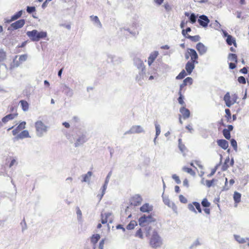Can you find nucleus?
I'll return each mask as SVG.
<instances>
[{
    "mask_svg": "<svg viewBox=\"0 0 249 249\" xmlns=\"http://www.w3.org/2000/svg\"><path fill=\"white\" fill-rule=\"evenodd\" d=\"M26 34L32 41H38L40 39L45 38L47 36L46 32H39L36 30L28 31Z\"/></svg>",
    "mask_w": 249,
    "mask_h": 249,
    "instance_id": "1",
    "label": "nucleus"
},
{
    "mask_svg": "<svg viewBox=\"0 0 249 249\" xmlns=\"http://www.w3.org/2000/svg\"><path fill=\"white\" fill-rule=\"evenodd\" d=\"M149 244L153 248L160 247L162 245V240L157 231H154L150 238Z\"/></svg>",
    "mask_w": 249,
    "mask_h": 249,
    "instance_id": "2",
    "label": "nucleus"
},
{
    "mask_svg": "<svg viewBox=\"0 0 249 249\" xmlns=\"http://www.w3.org/2000/svg\"><path fill=\"white\" fill-rule=\"evenodd\" d=\"M36 134L41 137L47 132L48 127L41 121H37L35 124Z\"/></svg>",
    "mask_w": 249,
    "mask_h": 249,
    "instance_id": "3",
    "label": "nucleus"
},
{
    "mask_svg": "<svg viewBox=\"0 0 249 249\" xmlns=\"http://www.w3.org/2000/svg\"><path fill=\"white\" fill-rule=\"evenodd\" d=\"M237 98V97L236 94H234L231 96L230 92H228L224 95V100L226 105L228 107H230L236 102Z\"/></svg>",
    "mask_w": 249,
    "mask_h": 249,
    "instance_id": "4",
    "label": "nucleus"
},
{
    "mask_svg": "<svg viewBox=\"0 0 249 249\" xmlns=\"http://www.w3.org/2000/svg\"><path fill=\"white\" fill-rule=\"evenodd\" d=\"M185 57L186 59L191 58L190 61L193 62L195 63H197L198 55L196 51L193 49H188L187 53L185 54Z\"/></svg>",
    "mask_w": 249,
    "mask_h": 249,
    "instance_id": "5",
    "label": "nucleus"
},
{
    "mask_svg": "<svg viewBox=\"0 0 249 249\" xmlns=\"http://www.w3.org/2000/svg\"><path fill=\"white\" fill-rule=\"evenodd\" d=\"M188 209L191 212L196 213H202V209L199 203L197 202H193L188 205Z\"/></svg>",
    "mask_w": 249,
    "mask_h": 249,
    "instance_id": "6",
    "label": "nucleus"
},
{
    "mask_svg": "<svg viewBox=\"0 0 249 249\" xmlns=\"http://www.w3.org/2000/svg\"><path fill=\"white\" fill-rule=\"evenodd\" d=\"M179 112L181 115L179 116V121L181 124H182L181 118H182L184 120L189 118L190 116V111L185 107H182L179 109Z\"/></svg>",
    "mask_w": 249,
    "mask_h": 249,
    "instance_id": "7",
    "label": "nucleus"
},
{
    "mask_svg": "<svg viewBox=\"0 0 249 249\" xmlns=\"http://www.w3.org/2000/svg\"><path fill=\"white\" fill-rule=\"evenodd\" d=\"M156 221V219L153 217L152 214L148 216L143 215L139 219V223L140 226H142L145 223H151Z\"/></svg>",
    "mask_w": 249,
    "mask_h": 249,
    "instance_id": "8",
    "label": "nucleus"
},
{
    "mask_svg": "<svg viewBox=\"0 0 249 249\" xmlns=\"http://www.w3.org/2000/svg\"><path fill=\"white\" fill-rule=\"evenodd\" d=\"M142 200V199L140 195H136L131 197L129 203L131 205L137 206L141 204Z\"/></svg>",
    "mask_w": 249,
    "mask_h": 249,
    "instance_id": "9",
    "label": "nucleus"
},
{
    "mask_svg": "<svg viewBox=\"0 0 249 249\" xmlns=\"http://www.w3.org/2000/svg\"><path fill=\"white\" fill-rule=\"evenodd\" d=\"M201 205L204 208L203 211L207 215H210L211 213V210L210 207L211 206V203L208 201L207 198H204L201 201Z\"/></svg>",
    "mask_w": 249,
    "mask_h": 249,
    "instance_id": "10",
    "label": "nucleus"
},
{
    "mask_svg": "<svg viewBox=\"0 0 249 249\" xmlns=\"http://www.w3.org/2000/svg\"><path fill=\"white\" fill-rule=\"evenodd\" d=\"M88 138L85 134L82 133L79 135V138L76 140L74 143V146L77 147L87 142Z\"/></svg>",
    "mask_w": 249,
    "mask_h": 249,
    "instance_id": "11",
    "label": "nucleus"
},
{
    "mask_svg": "<svg viewBox=\"0 0 249 249\" xmlns=\"http://www.w3.org/2000/svg\"><path fill=\"white\" fill-rule=\"evenodd\" d=\"M25 23V20L23 19H19L11 24V27L14 30H17L22 28Z\"/></svg>",
    "mask_w": 249,
    "mask_h": 249,
    "instance_id": "12",
    "label": "nucleus"
},
{
    "mask_svg": "<svg viewBox=\"0 0 249 249\" xmlns=\"http://www.w3.org/2000/svg\"><path fill=\"white\" fill-rule=\"evenodd\" d=\"M25 122H21L16 127L15 129H14L12 131V134L14 136H16L17 135H18L19 132L23 129L25 128L26 125Z\"/></svg>",
    "mask_w": 249,
    "mask_h": 249,
    "instance_id": "13",
    "label": "nucleus"
},
{
    "mask_svg": "<svg viewBox=\"0 0 249 249\" xmlns=\"http://www.w3.org/2000/svg\"><path fill=\"white\" fill-rule=\"evenodd\" d=\"M18 114L17 112V110H16V112L14 113L9 114L5 116H4L3 118H2V122L5 124L8 121L10 120H12L14 119L15 118H17L18 116Z\"/></svg>",
    "mask_w": 249,
    "mask_h": 249,
    "instance_id": "14",
    "label": "nucleus"
},
{
    "mask_svg": "<svg viewBox=\"0 0 249 249\" xmlns=\"http://www.w3.org/2000/svg\"><path fill=\"white\" fill-rule=\"evenodd\" d=\"M198 22L202 27H206L210 22V20L206 16L202 15L199 17V19L198 20Z\"/></svg>",
    "mask_w": 249,
    "mask_h": 249,
    "instance_id": "15",
    "label": "nucleus"
},
{
    "mask_svg": "<svg viewBox=\"0 0 249 249\" xmlns=\"http://www.w3.org/2000/svg\"><path fill=\"white\" fill-rule=\"evenodd\" d=\"M111 214L110 213H105L101 214V223L103 224H107L109 221V222H112V219L110 218Z\"/></svg>",
    "mask_w": 249,
    "mask_h": 249,
    "instance_id": "16",
    "label": "nucleus"
},
{
    "mask_svg": "<svg viewBox=\"0 0 249 249\" xmlns=\"http://www.w3.org/2000/svg\"><path fill=\"white\" fill-rule=\"evenodd\" d=\"M196 49L200 55L206 53L207 50V47L201 42H199L196 44Z\"/></svg>",
    "mask_w": 249,
    "mask_h": 249,
    "instance_id": "17",
    "label": "nucleus"
},
{
    "mask_svg": "<svg viewBox=\"0 0 249 249\" xmlns=\"http://www.w3.org/2000/svg\"><path fill=\"white\" fill-rule=\"evenodd\" d=\"M217 145L224 150H226L229 147L228 142L224 139L217 140Z\"/></svg>",
    "mask_w": 249,
    "mask_h": 249,
    "instance_id": "18",
    "label": "nucleus"
},
{
    "mask_svg": "<svg viewBox=\"0 0 249 249\" xmlns=\"http://www.w3.org/2000/svg\"><path fill=\"white\" fill-rule=\"evenodd\" d=\"M159 54L158 51H154L152 52L148 58V64L149 66H151V64L155 61L156 58L157 57Z\"/></svg>",
    "mask_w": 249,
    "mask_h": 249,
    "instance_id": "19",
    "label": "nucleus"
},
{
    "mask_svg": "<svg viewBox=\"0 0 249 249\" xmlns=\"http://www.w3.org/2000/svg\"><path fill=\"white\" fill-rule=\"evenodd\" d=\"M143 132V129L140 125H134L129 130L130 133H140Z\"/></svg>",
    "mask_w": 249,
    "mask_h": 249,
    "instance_id": "20",
    "label": "nucleus"
},
{
    "mask_svg": "<svg viewBox=\"0 0 249 249\" xmlns=\"http://www.w3.org/2000/svg\"><path fill=\"white\" fill-rule=\"evenodd\" d=\"M195 63L189 61L186 63L185 66V69L188 74H190L191 73L193 70L195 68Z\"/></svg>",
    "mask_w": 249,
    "mask_h": 249,
    "instance_id": "21",
    "label": "nucleus"
},
{
    "mask_svg": "<svg viewBox=\"0 0 249 249\" xmlns=\"http://www.w3.org/2000/svg\"><path fill=\"white\" fill-rule=\"evenodd\" d=\"M153 210V206L148 203L144 204L140 208V211L142 213H149Z\"/></svg>",
    "mask_w": 249,
    "mask_h": 249,
    "instance_id": "22",
    "label": "nucleus"
},
{
    "mask_svg": "<svg viewBox=\"0 0 249 249\" xmlns=\"http://www.w3.org/2000/svg\"><path fill=\"white\" fill-rule=\"evenodd\" d=\"M26 138H30L29 132L27 130H23L17 136V139H23Z\"/></svg>",
    "mask_w": 249,
    "mask_h": 249,
    "instance_id": "23",
    "label": "nucleus"
},
{
    "mask_svg": "<svg viewBox=\"0 0 249 249\" xmlns=\"http://www.w3.org/2000/svg\"><path fill=\"white\" fill-rule=\"evenodd\" d=\"M19 104L23 111H27L29 110V104L27 101L21 100L19 101Z\"/></svg>",
    "mask_w": 249,
    "mask_h": 249,
    "instance_id": "24",
    "label": "nucleus"
},
{
    "mask_svg": "<svg viewBox=\"0 0 249 249\" xmlns=\"http://www.w3.org/2000/svg\"><path fill=\"white\" fill-rule=\"evenodd\" d=\"M225 35L227 36L226 39L227 43L229 45H231L232 44H233L235 47H236V43L235 38L233 37L231 35H227V34Z\"/></svg>",
    "mask_w": 249,
    "mask_h": 249,
    "instance_id": "25",
    "label": "nucleus"
},
{
    "mask_svg": "<svg viewBox=\"0 0 249 249\" xmlns=\"http://www.w3.org/2000/svg\"><path fill=\"white\" fill-rule=\"evenodd\" d=\"M241 195L240 193L235 192L233 194V199L235 203L238 204L241 201Z\"/></svg>",
    "mask_w": 249,
    "mask_h": 249,
    "instance_id": "26",
    "label": "nucleus"
},
{
    "mask_svg": "<svg viewBox=\"0 0 249 249\" xmlns=\"http://www.w3.org/2000/svg\"><path fill=\"white\" fill-rule=\"evenodd\" d=\"M22 14V11L20 10L16 13L14 15L12 16L11 19L8 21V22H10L12 21L15 20L19 18Z\"/></svg>",
    "mask_w": 249,
    "mask_h": 249,
    "instance_id": "27",
    "label": "nucleus"
},
{
    "mask_svg": "<svg viewBox=\"0 0 249 249\" xmlns=\"http://www.w3.org/2000/svg\"><path fill=\"white\" fill-rule=\"evenodd\" d=\"M178 94L179 95V97L178 99V102L180 105L182 106V107L185 106V103L184 102V97L182 95V92L180 91H178Z\"/></svg>",
    "mask_w": 249,
    "mask_h": 249,
    "instance_id": "28",
    "label": "nucleus"
},
{
    "mask_svg": "<svg viewBox=\"0 0 249 249\" xmlns=\"http://www.w3.org/2000/svg\"><path fill=\"white\" fill-rule=\"evenodd\" d=\"M100 238V236L98 234H93L91 237V242L94 245L96 244Z\"/></svg>",
    "mask_w": 249,
    "mask_h": 249,
    "instance_id": "29",
    "label": "nucleus"
},
{
    "mask_svg": "<svg viewBox=\"0 0 249 249\" xmlns=\"http://www.w3.org/2000/svg\"><path fill=\"white\" fill-rule=\"evenodd\" d=\"M228 60L231 62L237 63V56L234 53H230L228 55Z\"/></svg>",
    "mask_w": 249,
    "mask_h": 249,
    "instance_id": "30",
    "label": "nucleus"
},
{
    "mask_svg": "<svg viewBox=\"0 0 249 249\" xmlns=\"http://www.w3.org/2000/svg\"><path fill=\"white\" fill-rule=\"evenodd\" d=\"M186 38L189 39L193 42H197L200 39V36L198 35L191 36L189 35H187L186 36Z\"/></svg>",
    "mask_w": 249,
    "mask_h": 249,
    "instance_id": "31",
    "label": "nucleus"
},
{
    "mask_svg": "<svg viewBox=\"0 0 249 249\" xmlns=\"http://www.w3.org/2000/svg\"><path fill=\"white\" fill-rule=\"evenodd\" d=\"M137 225V223L135 221H131L130 223L127 225L126 229L130 230H133Z\"/></svg>",
    "mask_w": 249,
    "mask_h": 249,
    "instance_id": "32",
    "label": "nucleus"
},
{
    "mask_svg": "<svg viewBox=\"0 0 249 249\" xmlns=\"http://www.w3.org/2000/svg\"><path fill=\"white\" fill-rule=\"evenodd\" d=\"M6 59V52L2 49H0V63L3 62Z\"/></svg>",
    "mask_w": 249,
    "mask_h": 249,
    "instance_id": "33",
    "label": "nucleus"
},
{
    "mask_svg": "<svg viewBox=\"0 0 249 249\" xmlns=\"http://www.w3.org/2000/svg\"><path fill=\"white\" fill-rule=\"evenodd\" d=\"M226 115L225 117L226 119L227 122H230L231 119V111L229 109L227 108L225 109Z\"/></svg>",
    "mask_w": 249,
    "mask_h": 249,
    "instance_id": "34",
    "label": "nucleus"
},
{
    "mask_svg": "<svg viewBox=\"0 0 249 249\" xmlns=\"http://www.w3.org/2000/svg\"><path fill=\"white\" fill-rule=\"evenodd\" d=\"M178 147L181 152L184 153L186 151V147L184 144L182 143L181 139L178 140Z\"/></svg>",
    "mask_w": 249,
    "mask_h": 249,
    "instance_id": "35",
    "label": "nucleus"
},
{
    "mask_svg": "<svg viewBox=\"0 0 249 249\" xmlns=\"http://www.w3.org/2000/svg\"><path fill=\"white\" fill-rule=\"evenodd\" d=\"M230 161V160L229 158H228L225 160V162L222 167V170L223 171L226 170L230 166L228 164Z\"/></svg>",
    "mask_w": 249,
    "mask_h": 249,
    "instance_id": "36",
    "label": "nucleus"
},
{
    "mask_svg": "<svg viewBox=\"0 0 249 249\" xmlns=\"http://www.w3.org/2000/svg\"><path fill=\"white\" fill-rule=\"evenodd\" d=\"M182 170L184 171L185 172H187V173L190 174L192 176L195 175V172L194 171H193L191 168H188L187 167H183L182 168Z\"/></svg>",
    "mask_w": 249,
    "mask_h": 249,
    "instance_id": "37",
    "label": "nucleus"
},
{
    "mask_svg": "<svg viewBox=\"0 0 249 249\" xmlns=\"http://www.w3.org/2000/svg\"><path fill=\"white\" fill-rule=\"evenodd\" d=\"M234 238L235 240L239 243H245L247 242V239L242 238L240 235H235Z\"/></svg>",
    "mask_w": 249,
    "mask_h": 249,
    "instance_id": "38",
    "label": "nucleus"
},
{
    "mask_svg": "<svg viewBox=\"0 0 249 249\" xmlns=\"http://www.w3.org/2000/svg\"><path fill=\"white\" fill-rule=\"evenodd\" d=\"M223 134L224 136V137L227 139L230 140L231 138V134L230 131H229V130H227V129H224L223 130Z\"/></svg>",
    "mask_w": 249,
    "mask_h": 249,
    "instance_id": "39",
    "label": "nucleus"
},
{
    "mask_svg": "<svg viewBox=\"0 0 249 249\" xmlns=\"http://www.w3.org/2000/svg\"><path fill=\"white\" fill-rule=\"evenodd\" d=\"M135 236L142 239L143 238V235L142 230L141 229L138 230L135 233Z\"/></svg>",
    "mask_w": 249,
    "mask_h": 249,
    "instance_id": "40",
    "label": "nucleus"
},
{
    "mask_svg": "<svg viewBox=\"0 0 249 249\" xmlns=\"http://www.w3.org/2000/svg\"><path fill=\"white\" fill-rule=\"evenodd\" d=\"M107 183H108V181L107 180H106L104 185L102 187V195L101 196H100V199H101L102 198V197H103V196H104V195L105 194V191L107 189Z\"/></svg>",
    "mask_w": 249,
    "mask_h": 249,
    "instance_id": "41",
    "label": "nucleus"
},
{
    "mask_svg": "<svg viewBox=\"0 0 249 249\" xmlns=\"http://www.w3.org/2000/svg\"><path fill=\"white\" fill-rule=\"evenodd\" d=\"M92 175V172L89 171L84 176L83 181L86 182L88 181Z\"/></svg>",
    "mask_w": 249,
    "mask_h": 249,
    "instance_id": "42",
    "label": "nucleus"
},
{
    "mask_svg": "<svg viewBox=\"0 0 249 249\" xmlns=\"http://www.w3.org/2000/svg\"><path fill=\"white\" fill-rule=\"evenodd\" d=\"M187 75L185 70H183L176 77L177 79H182Z\"/></svg>",
    "mask_w": 249,
    "mask_h": 249,
    "instance_id": "43",
    "label": "nucleus"
},
{
    "mask_svg": "<svg viewBox=\"0 0 249 249\" xmlns=\"http://www.w3.org/2000/svg\"><path fill=\"white\" fill-rule=\"evenodd\" d=\"M90 19L92 21L96 23L97 24L99 25L100 26H101V23L97 16H90Z\"/></svg>",
    "mask_w": 249,
    "mask_h": 249,
    "instance_id": "44",
    "label": "nucleus"
},
{
    "mask_svg": "<svg viewBox=\"0 0 249 249\" xmlns=\"http://www.w3.org/2000/svg\"><path fill=\"white\" fill-rule=\"evenodd\" d=\"M184 81H185V83H186L187 85H191L193 83V79L190 77H187L184 80Z\"/></svg>",
    "mask_w": 249,
    "mask_h": 249,
    "instance_id": "45",
    "label": "nucleus"
},
{
    "mask_svg": "<svg viewBox=\"0 0 249 249\" xmlns=\"http://www.w3.org/2000/svg\"><path fill=\"white\" fill-rule=\"evenodd\" d=\"M238 81L240 84H245L246 83V79L244 77L241 76L238 78Z\"/></svg>",
    "mask_w": 249,
    "mask_h": 249,
    "instance_id": "46",
    "label": "nucleus"
},
{
    "mask_svg": "<svg viewBox=\"0 0 249 249\" xmlns=\"http://www.w3.org/2000/svg\"><path fill=\"white\" fill-rule=\"evenodd\" d=\"M179 199L180 201L182 203H186L187 202V200L185 197H184L183 195H180L179 196Z\"/></svg>",
    "mask_w": 249,
    "mask_h": 249,
    "instance_id": "47",
    "label": "nucleus"
},
{
    "mask_svg": "<svg viewBox=\"0 0 249 249\" xmlns=\"http://www.w3.org/2000/svg\"><path fill=\"white\" fill-rule=\"evenodd\" d=\"M196 17L194 14H192L190 17V20L191 23H194L196 21Z\"/></svg>",
    "mask_w": 249,
    "mask_h": 249,
    "instance_id": "48",
    "label": "nucleus"
},
{
    "mask_svg": "<svg viewBox=\"0 0 249 249\" xmlns=\"http://www.w3.org/2000/svg\"><path fill=\"white\" fill-rule=\"evenodd\" d=\"M172 178L175 180L176 182L178 184H180L181 182V181L177 175L176 174H174L172 176Z\"/></svg>",
    "mask_w": 249,
    "mask_h": 249,
    "instance_id": "49",
    "label": "nucleus"
},
{
    "mask_svg": "<svg viewBox=\"0 0 249 249\" xmlns=\"http://www.w3.org/2000/svg\"><path fill=\"white\" fill-rule=\"evenodd\" d=\"M231 144L234 149H236L237 147L236 141L234 139H231Z\"/></svg>",
    "mask_w": 249,
    "mask_h": 249,
    "instance_id": "50",
    "label": "nucleus"
},
{
    "mask_svg": "<svg viewBox=\"0 0 249 249\" xmlns=\"http://www.w3.org/2000/svg\"><path fill=\"white\" fill-rule=\"evenodd\" d=\"M36 11V8L34 6L29 7L27 8V12L29 13H32Z\"/></svg>",
    "mask_w": 249,
    "mask_h": 249,
    "instance_id": "51",
    "label": "nucleus"
},
{
    "mask_svg": "<svg viewBox=\"0 0 249 249\" xmlns=\"http://www.w3.org/2000/svg\"><path fill=\"white\" fill-rule=\"evenodd\" d=\"M191 28H190V27H188V28H186V30H184V29L182 30V35H183L184 36H185V37H186V36H187V33L188 32H191Z\"/></svg>",
    "mask_w": 249,
    "mask_h": 249,
    "instance_id": "52",
    "label": "nucleus"
},
{
    "mask_svg": "<svg viewBox=\"0 0 249 249\" xmlns=\"http://www.w3.org/2000/svg\"><path fill=\"white\" fill-rule=\"evenodd\" d=\"M237 63H235L234 62H231L229 63V68L230 69L233 70L235 69L236 67V64Z\"/></svg>",
    "mask_w": 249,
    "mask_h": 249,
    "instance_id": "53",
    "label": "nucleus"
},
{
    "mask_svg": "<svg viewBox=\"0 0 249 249\" xmlns=\"http://www.w3.org/2000/svg\"><path fill=\"white\" fill-rule=\"evenodd\" d=\"M27 55L26 54H22L19 56V61L20 62H23L27 59Z\"/></svg>",
    "mask_w": 249,
    "mask_h": 249,
    "instance_id": "54",
    "label": "nucleus"
},
{
    "mask_svg": "<svg viewBox=\"0 0 249 249\" xmlns=\"http://www.w3.org/2000/svg\"><path fill=\"white\" fill-rule=\"evenodd\" d=\"M156 136H158L160 133V127L159 124H155Z\"/></svg>",
    "mask_w": 249,
    "mask_h": 249,
    "instance_id": "55",
    "label": "nucleus"
},
{
    "mask_svg": "<svg viewBox=\"0 0 249 249\" xmlns=\"http://www.w3.org/2000/svg\"><path fill=\"white\" fill-rule=\"evenodd\" d=\"M213 182H214V179L207 180L206 181V185L208 187H210L213 184Z\"/></svg>",
    "mask_w": 249,
    "mask_h": 249,
    "instance_id": "56",
    "label": "nucleus"
},
{
    "mask_svg": "<svg viewBox=\"0 0 249 249\" xmlns=\"http://www.w3.org/2000/svg\"><path fill=\"white\" fill-rule=\"evenodd\" d=\"M186 128L188 130L190 133H192L193 131V128L191 124H188L186 126Z\"/></svg>",
    "mask_w": 249,
    "mask_h": 249,
    "instance_id": "57",
    "label": "nucleus"
},
{
    "mask_svg": "<svg viewBox=\"0 0 249 249\" xmlns=\"http://www.w3.org/2000/svg\"><path fill=\"white\" fill-rule=\"evenodd\" d=\"M187 84L186 83H185V81L183 80V83L180 85V89L179 91H180L181 92H182V90L184 87L187 86Z\"/></svg>",
    "mask_w": 249,
    "mask_h": 249,
    "instance_id": "58",
    "label": "nucleus"
},
{
    "mask_svg": "<svg viewBox=\"0 0 249 249\" xmlns=\"http://www.w3.org/2000/svg\"><path fill=\"white\" fill-rule=\"evenodd\" d=\"M187 84L186 83H185V81L183 80V83L180 85V89L179 91H180L181 92H182V90L184 87L187 86Z\"/></svg>",
    "mask_w": 249,
    "mask_h": 249,
    "instance_id": "59",
    "label": "nucleus"
},
{
    "mask_svg": "<svg viewBox=\"0 0 249 249\" xmlns=\"http://www.w3.org/2000/svg\"><path fill=\"white\" fill-rule=\"evenodd\" d=\"M187 84L186 83H185V81L183 80V83L180 85V89L179 91H180L181 92H182V90L184 87L187 86Z\"/></svg>",
    "mask_w": 249,
    "mask_h": 249,
    "instance_id": "60",
    "label": "nucleus"
},
{
    "mask_svg": "<svg viewBox=\"0 0 249 249\" xmlns=\"http://www.w3.org/2000/svg\"><path fill=\"white\" fill-rule=\"evenodd\" d=\"M164 8L166 11H169L171 9L170 5L168 3H166L164 5Z\"/></svg>",
    "mask_w": 249,
    "mask_h": 249,
    "instance_id": "61",
    "label": "nucleus"
},
{
    "mask_svg": "<svg viewBox=\"0 0 249 249\" xmlns=\"http://www.w3.org/2000/svg\"><path fill=\"white\" fill-rule=\"evenodd\" d=\"M76 213H77L78 216L79 218H81V217L82 216V212H81V211L80 210V209H79V208H78V207H77L76 209Z\"/></svg>",
    "mask_w": 249,
    "mask_h": 249,
    "instance_id": "62",
    "label": "nucleus"
},
{
    "mask_svg": "<svg viewBox=\"0 0 249 249\" xmlns=\"http://www.w3.org/2000/svg\"><path fill=\"white\" fill-rule=\"evenodd\" d=\"M240 71L242 73L246 74L248 72V70L246 67H244L240 70Z\"/></svg>",
    "mask_w": 249,
    "mask_h": 249,
    "instance_id": "63",
    "label": "nucleus"
},
{
    "mask_svg": "<svg viewBox=\"0 0 249 249\" xmlns=\"http://www.w3.org/2000/svg\"><path fill=\"white\" fill-rule=\"evenodd\" d=\"M104 243H105V239H102L99 243V248H104Z\"/></svg>",
    "mask_w": 249,
    "mask_h": 249,
    "instance_id": "64",
    "label": "nucleus"
}]
</instances>
